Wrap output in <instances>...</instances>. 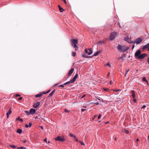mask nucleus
I'll list each match as a JSON object with an SVG mask.
<instances>
[{
  "mask_svg": "<svg viewBox=\"0 0 149 149\" xmlns=\"http://www.w3.org/2000/svg\"><path fill=\"white\" fill-rule=\"evenodd\" d=\"M148 48H149V43L143 47V49L144 50L147 49H148Z\"/></svg>",
  "mask_w": 149,
  "mask_h": 149,
  "instance_id": "nucleus-9",
  "label": "nucleus"
},
{
  "mask_svg": "<svg viewBox=\"0 0 149 149\" xmlns=\"http://www.w3.org/2000/svg\"><path fill=\"white\" fill-rule=\"evenodd\" d=\"M74 70V69L73 68H71V70L69 71V72L68 74V75L69 76H70V75H71L72 73Z\"/></svg>",
  "mask_w": 149,
  "mask_h": 149,
  "instance_id": "nucleus-11",
  "label": "nucleus"
},
{
  "mask_svg": "<svg viewBox=\"0 0 149 149\" xmlns=\"http://www.w3.org/2000/svg\"><path fill=\"white\" fill-rule=\"evenodd\" d=\"M22 99V97H20L18 98V100H20Z\"/></svg>",
  "mask_w": 149,
  "mask_h": 149,
  "instance_id": "nucleus-45",
  "label": "nucleus"
},
{
  "mask_svg": "<svg viewBox=\"0 0 149 149\" xmlns=\"http://www.w3.org/2000/svg\"><path fill=\"white\" fill-rule=\"evenodd\" d=\"M8 113V114H11V113H12V111L11 110V109L9 110Z\"/></svg>",
  "mask_w": 149,
  "mask_h": 149,
  "instance_id": "nucleus-32",
  "label": "nucleus"
},
{
  "mask_svg": "<svg viewBox=\"0 0 149 149\" xmlns=\"http://www.w3.org/2000/svg\"><path fill=\"white\" fill-rule=\"evenodd\" d=\"M99 52L98 51L96 52H95L94 53V54L93 55V56H97L99 54Z\"/></svg>",
  "mask_w": 149,
  "mask_h": 149,
  "instance_id": "nucleus-23",
  "label": "nucleus"
},
{
  "mask_svg": "<svg viewBox=\"0 0 149 149\" xmlns=\"http://www.w3.org/2000/svg\"><path fill=\"white\" fill-rule=\"evenodd\" d=\"M133 101H134V102H136V100L135 99H134Z\"/></svg>",
  "mask_w": 149,
  "mask_h": 149,
  "instance_id": "nucleus-58",
  "label": "nucleus"
},
{
  "mask_svg": "<svg viewBox=\"0 0 149 149\" xmlns=\"http://www.w3.org/2000/svg\"><path fill=\"white\" fill-rule=\"evenodd\" d=\"M26 148L25 147L22 146L17 148L18 149H26Z\"/></svg>",
  "mask_w": 149,
  "mask_h": 149,
  "instance_id": "nucleus-27",
  "label": "nucleus"
},
{
  "mask_svg": "<svg viewBox=\"0 0 149 149\" xmlns=\"http://www.w3.org/2000/svg\"><path fill=\"white\" fill-rule=\"evenodd\" d=\"M147 61H148V63L149 64V57L148 58Z\"/></svg>",
  "mask_w": 149,
  "mask_h": 149,
  "instance_id": "nucleus-49",
  "label": "nucleus"
},
{
  "mask_svg": "<svg viewBox=\"0 0 149 149\" xmlns=\"http://www.w3.org/2000/svg\"><path fill=\"white\" fill-rule=\"evenodd\" d=\"M109 73H108V75H107L108 77V76H109Z\"/></svg>",
  "mask_w": 149,
  "mask_h": 149,
  "instance_id": "nucleus-62",
  "label": "nucleus"
},
{
  "mask_svg": "<svg viewBox=\"0 0 149 149\" xmlns=\"http://www.w3.org/2000/svg\"><path fill=\"white\" fill-rule=\"evenodd\" d=\"M146 107V106L145 105H144L143 106V107H142V108H144Z\"/></svg>",
  "mask_w": 149,
  "mask_h": 149,
  "instance_id": "nucleus-46",
  "label": "nucleus"
},
{
  "mask_svg": "<svg viewBox=\"0 0 149 149\" xmlns=\"http://www.w3.org/2000/svg\"><path fill=\"white\" fill-rule=\"evenodd\" d=\"M125 133L127 134L129 133V132L128 131L125 130Z\"/></svg>",
  "mask_w": 149,
  "mask_h": 149,
  "instance_id": "nucleus-36",
  "label": "nucleus"
},
{
  "mask_svg": "<svg viewBox=\"0 0 149 149\" xmlns=\"http://www.w3.org/2000/svg\"><path fill=\"white\" fill-rule=\"evenodd\" d=\"M86 95H84L82 97H81V98H83Z\"/></svg>",
  "mask_w": 149,
  "mask_h": 149,
  "instance_id": "nucleus-50",
  "label": "nucleus"
},
{
  "mask_svg": "<svg viewBox=\"0 0 149 149\" xmlns=\"http://www.w3.org/2000/svg\"><path fill=\"white\" fill-rule=\"evenodd\" d=\"M7 118H9V115L8 114V113H7Z\"/></svg>",
  "mask_w": 149,
  "mask_h": 149,
  "instance_id": "nucleus-44",
  "label": "nucleus"
},
{
  "mask_svg": "<svg viewBox=\"0 0 149 149\" xmlns=\"http://www.w3.org/2000/svg\"><path fill=\"white\" fill-rule=\"evenodd\" d=\"M75 141H78V139H77L76 138H75Z\"/></svg>",
  "mask_w": 149,
  "mask_h": 149,
  "instance_id": "nucleus-51",
  "label": "nucleus"
},
{
  "mask_svg": "<svg viewBox=\"0 0 149 149\" xmlns=\"http://www.w3.org/2000/svg\"><path fill=\"white\" fill-rule=\"evenodd\" d=\"M107 66H109V67H111L110 64L109 63H107Z\"/></svg>",
  "mask_w": 149,
  "mask_h": 149,
  "instance_id": "nucleus-38",
  "label": "nucleus"
},
{
  "mask_svg": "<svg viewBox=\"0 0 149 149\" xmlns=\"http://www.w3.org/2000/svg\"><path fill=\"white\" fill-rule=\"evenodd\" d=\"M147 56V55L146 53H143L141 54H140V56L138 59H142L144 58L145 57Z\"/></svg>",
  "mask_w": 149,
  "mask_h": 149,
  "instance_id": "nucleus-7",
  "label": "nucleus"
},
{
  "mask_svg": "<svg viewBox=\"0 0 149 149\" xmlns=\"http://www.w3.org/2000/svg\"><path fill=\"white\" fill-rule=\"evenodd\" d=\"M24 112L27 115H29L30 114V112H29L27 111H24Z\"/></svg>",
  "mask_w": 149,
  "mask_h": 149,
  "instance_id": "nucleus-20",
  "label": "nucleus"
},
{
  "mask_svg": "<svg viewBox=\"0 0 149 149\" xmlns=\"http://www.w3.org/2000/svg\"><path fill=\"white\" fill-rule=\"evenodd\" d=\"M20 96V95L19 94H17L16 95V97H19V96Z\"/></svg>",
  "mask_w": 149,
  "mask_h": 149,
  "instance_id": "nucleus-48",
  "label": "nucleus"
},
{
  "mask_svg": "<svg viewBox=\"0 0 149 149\" xmlns=\"http://www.w3.org/2000/svg\"><path fill=\"white\" fill-rule=\"evenodd\" d=\"M55 90H53L49 95V97L51 96L55 93Z\"/></svg>",
  "mask_w": 149,
  "mask_h": 149,
  "instance_id": "nucleus-15",
  "label": "nucleus"
},
{
  "mask_svg": "<svg viewBox=\"0 0 149 149\" xmlns=\"http://www.w3.org/2000/svg\"><path fill=\"white\" fill-rule=\"evenodd\" d=\"M58 7L59 8V10L61 12H62L64 10L61 7L60 5L58 6Z\"/></svg>",
  "mask_w": 149,
  "mask_h": 149,
  "instance_id": "nucleus-17",
  "label": "nucleus"
},
{
  "mask_svg": "<svg viewBox=\"0 0 149 149\" xmlns=\"http://www.w3.org/2000/svg\"><path fill=\"white\" fill-rule=\"evenodd\" d=\"M82 56L83 57H85V58H88V57L86 55V54H83L82 55Z\"/></svg>",
  "mask_w": 149,
  "mask_h": 149,
  "instance_id": "nucleus-37",
  "label": "nucleus"
},
{
  "mask_svg": "<svg viewBox=\"0 0 149 149\" xmlns=\"http://www.w3.org/2000/svg\"><path fill=\"white\" fill-rule=\"evenodd\" d=\"M85 52L87 54L89 55H90L93 52V51L91 48H89L88 49H85Z\"/></svg>",
  "mask_w": 149,
  "mask_h": 149,
  "instance_id": "nucleus-5",
  "label": "nucleus"
},
{
  "mask_svg": "<svg viewBox=\"0 0 149 149\" xmlns=\"http://www.w3.org/2000/svg\"><path fill=\"white\" fill-rule=\"evenodd\" d=\"M104 91H108L109 90V89L108 88H104Z\"/></svg>",
  "mask_w": 149,
  "mask_h": 149,
  "instance_id": "nucleus-41",
  "label": "nucleus"
},
{
  "mask_svg": "<svg viewBox=\"0 0 149 149\" xmlns=\"http://www.w3.org/2000/svg\"><path fill=\"white\" fill-rule=\"evenodd\" d=\"M101 121H98V122L99 123H100V122H101Z\"/></svg>",
  "mask_w": 149,
  "mask_h": 149,
  "instance_id": "nucleus-64",
  "label": "nucleus"
},
{
  "mask_svg": "<svg viewBox=\"0 0 149 149\" xmlns=\"http://www.w3.org/2000/svg\"><path fill=\"white\" fill-rule=\"evenodd\" d=\"M79 142L80 143L81 145H84V146L85 145V144L83 142L81 141H79Z\"/></svg>",
  "mask_w": 149,
  "mask_h": 149,
  "instance_id": "nucleus-35",
  "label": "nucleus"
},
{
  "mask_svg": "<svg viewBox=\"0 0 149 149\" xmlns=\"http://www.w3.org/2000/svg\"><path fill=\"white\" fill-rule=\"evenodd\" d=\"M59 87H61L62 88H63L64 87V86L63 85H61L59 86Z\"/></svg>",
  "mask_w": 149,
  "mask_h": 149,
  "instance_id": "nucleus-40",
  "label": "nucleus"
},
{
  "mask_svg": "<svg viewBox=\"0 0 149 149\" xmlns=\"http://www.w3.org/2000/svg\"><path fill=\"white\" fill-rule=\"evenodd\" d=\"M120 91V90L119 89H116V90H114V91H116V92H118Z\"/></svg>",
  "mask_w": 149,
  "mask_h": 149,
  "instance_id": "nucleus-43",
  "label": "nucleus"
},
{
  "mask_svg": "<svg viewBox=\"0 0 149 149\" xmlns=\"http://www.w3.org/2000/svg\"><path fill=\"white\" fill-rule=\"evenodd\" d=\"M95 104L96 105H98L99 103L98 102H97L95 103Z\"/></svg>",
  "mask_w": 149,
  "mask_h": 149,
  "instance_id": "nucleus-55",
  "label": "nucleus"
},
{
  "mask_svg": "<svg viewBox=\"0 0 149 149\" xmlns=\"http://www.w3.org/2000/svg\"><path fill=\"white\" fill-rule=\"evenodd\" d=\"M112 83V81H110V84H111Z\"/></svg>",
  "mask_w": 149,
  "mask_h": 149,
  "instance_id": "nucleus-54",
  "label": "nucleus"
},
{
  "mask_svg": "<svg viewBox=\"0 0 149 149\" xmlns=\"http://www.w3.org/2000/svg\"><path fill=\"white\" fill-rule=\"evenodd\" d=\"M40 127V128H41V129H42V130H43V127L42 126H41Z\"/></svg>",
  "mask_w": 149,
  "mask_h": 149,
  "instance_id": "nucleus-53",
  "label": "nucleus"
},
{
  "mask_svg": "<svg viewBox=\"0 0 149 149\" xmlns=\"http://www.w3.org/2000/svg\"><path fill=\"white\" fill-rule=\"evenodd\" d=\"M31 125H32V123H29V125L27 124H26L25 125V127L26 128H28L29 127H31Z\"/></svg>",
  "mask_w": 149,
  "mask_h": 149,
  "instance_id": "nucleus-14",
  "label": "nucleus"
},
{
  "mask_svg": "<svg viewBox=\"0 0 149 149\" xmlns=\"http://www.w3.org/2000/svg\"><path fill=\"white\" fill-rule=\"evenodd\" d=\"M141 52L140 50H137L135 54V56L137 58H138L139 56L141 54Z\"/></svg>",
  "mask_w": 149,
  "mask_h": 149,
  "instance_id": "nucleus-6",
  "label": "nucleus"
},
{
  "mask_svg": "<svg viewBox=\"0 0 149 149\" xmlns=\"http://www.w3.org/2000/svg\"><path fill=\"white\" fill-rule=\"evenodd\" d=\"M130 49L128 47H127L125 46H122L119 45H118L117 49L119 52H125Z\"/></svg>",
  "mask_w": 149,
  "mask_h": 149,
  "instance_id": "nucleus-1",
  "label": "nucleus"
},
{
  "mask_svg": "<svg viewBox=\"0 0 149 149\" xmlns=\"http://www.w3.org/2000/svg\"><path fill=\"white\" fill-rule=\"evenodd\" d=\"M56 139L60 141H65V139L64 138H62L60 136H58Z\"/></svg>",
  "mask_w": 149,
  "mask_h": 149,
  "instance_id": "nucleus-8",
  "label": "nucleus"
},
{
  "mask_svg": "<svg viewBox=\"0 0 149 149\" xmlns=\"http://www.w3.org/2000/svg\"><path fill=\"white\" fill-rule=\"evenodd\" d=\"M124 40L128 42L130 40V39L128 36H126L124 38Z\"/></svg>",
  "mask_w": 149,
  "mask_h": 149,
  "instance_id": "nucleus-16",
  "label": "nucleus"
},
{
  "mask_svg": "<svg viewBox=\"0 0 149 149\" xmlns=\"http://www.w3.org/2000/svg\"><path fill=\"white\" fill-rule=\"evenodd\" d=\"M17 120H18L21 121V122H22L23 121V119L22 118H20L19 117H18L17 118Z\"/></svg>",
  "mask_w": 149,
  "mask_h": 149,
  "instance_id": "nucleus-25",
  "label": "nucleus"
},
{
  "mask_svg": "<svg viewBox=\"0 0 149 149\" xmlns=\"http://www.w3.org/2000/svg\"><path fill=\"white\" fill-rule=\"evenodd\" d=\"M50 91V90H48L47 92H46V93H45V92H43V94H46V93H49V92Z\"/></svg>",
  "mask_w": 149,
  "mask_h": 149,
  "instance_id": "nucleus-39",
  "label": "nucleus"
},
{
  "mask_svg": "<svg viewBox=\"0 0 149 149\" xmlns=\"http://www.w3.org/2000/svg\"><path fill=\"white\" fill-rule=\"evenodd\" d=\"M22 141L24 143H25L26 142V141L24 139L22 140Z\"/></svg>",
  "mask_w": 149,
  "mask_h": 149,
  "instance_id": "nucleus-34",
  "label": "nucleus"
},
{
  "mask_svg": "<svg viewBox=\"0 0 149 149\" xmlns=\"http://www.w3.org/2000/svg\"><path fill=\"white\" fill-rule=\"evenodd\" d=\"M70 136L71 137H74V138H76V136H75L74 135H73L72 134L70 133Z\"/></svg>",
  "mask_w": 149,
  "mask_h": 149,
  "instance_id": "nucleus-26",
  "label": "nucleus"
},
{
  "mask_svg": "<svg viewBox=\"0 0 149 149\" xmlns=\"http://www.w3.org/2000/svg\"><path fill=\"white\" fill-rule=\"evenodd\" d=\"M109 123V122H107L105 123V124H107V123Z\"/></svg>",
  "mask_w": 149,
  "mask_h": 149,
  "instance_id": "nucleus-59",
  "label": "nucleus"
},
{
  "mask_svg": "<svg viewBox=\"0 0 149 149\" xmlns=\"http://www.w3.org/2000/svg\"><path fill=\"white\" fill-rule=\"evenodd\" d=\"M97 115H95V116H94V118H96L97 117Z\"/></svg>",
  "mask_w": 149,
  "mask_h": 149,
  "instance_id": "nucleus-57",
  "label": "nucleus"
},
{
  "mask_svg": "<svg viewBox=\"0 0 149 149\" xmlns=\"http://www.w3.org/2000/svg\"><path fill=\"white\" fill-rule=\"evenodd\" d=\"M30 113L33 114L35 113L36 110L34 109H30Z\"/></svg>",
  "mask_w": 149,
  "mask_h": 149,
  "instance_id": "nucleus-12",
  "label": "nucleus"
},
{
  "mask_svg": "<svg viewBox=\"0 0 149 149\" xmlns=\"http://www.w3.org/2000/svg\"><path fill=\"white\" fill-rule=\"evenodd\" d=\"M142 81H145L147 83H148V81L146 79V78L145 77H144L143 79H142Z\"/></svg>",
  "mask_w": 149,
  "mask_h": 149,
  "instance_id": "nucleus-21",
  "label": "nucleus"
},
{
  "mask_svg": "<svg viewBox=\"0 0 149 149\" xmlns=\"http://www.w3.org/2000/svg\"><path fill=\"white\" fill-rule=\"evenodd\" d=\"M86 110V109H81V111H84L85 110Z\"/></svg>",
  "mask_w": 149,
  "mask_h": 149,
  "instance_id": "nucleus-47",
  "label": "nucleus"
},
{
  "mask_svg": "<svg viewBox=\"0 0 149 149\" xmlns=\"http://www.w3.org/2000/svg\"><path fill=\"white\" fill-rule=\"evenodd\" d=\"M114 140L115 141H116V137H115V138L114 139Z\"/></svg>",
  "mask_w": 149,
  "mask_h": 149,
  "instance_id": "nucleus-61",
  "label": "nucleus"
},
{
  "mask_svg": "<svg viewBox=\"0 0 149 149\" xmlns=\"http://www.w3.org/2000/svg\"><path fill=\"white\" fill-rule=\"evenodd\" d=\"M148 50L149 51V48L148 49Z\"/></svg>",
  "mask_w": 149,
  "mask_h": 149,
  "instance_id": "nucleus-63",
  "label": "nucleus"
},
{
  "mask_svg": "<svg viewBox=\"0 0 149 149\" xmlns=\"http://www.w3.org/2000/svg\"><path fill=\"white\" fill-rule=\"evenodd\" d=\"M10 146L13 148H15L17 147L16 146L14 145H10Z\"/></svg>",
  "mask_w": 149,
  "mask_h": 149,
  "instance_id": "nucleus-24",
  "label": "nucleus"
},
{
  "mask_svg": "<svg viewBox=\"0 0 149 149\" xmlns=\"http://www.w3.org/2000/svg\"><path fill=\"white\" fill-rule=\"evenodd\" d=\"M129 71V70H126V72L125 74V76H126L127 74V72Z\"/></svg>",
  "mask_w": 149,
  "mask_h": 149,
  "instance_id": "nucleus-42",
  "label": "nucleus"
},
{
  "mask_svg": "<svg viewBox=\"0 0 149 149\" xmlns=\"http://www.w3.org/2000/svg\"><path fill=\"white\" fill-rule=\"evenodd\" d=\"M44 141L46 142H47V139H46V138L45 139H44Z\"/></svg>",
  "mask_w": 149,
  "mask_h": 149,
  "instance_id": "nucleus-52",
  "label": "nucleus"
},
{
  "mask_svg": "<svg viewBox=\"0 0 149 149\" xmlns=\"http://www.w3.org/2000/svg\"><path fill=\"white\" fill-rule=\"evenodd\" d=\"M17 132L19 134H20L22 132V130L20 129H18L17 130Z\"/></svg>",
  "mask_w": 149,
  "mask_h": 149,
  "instance_id": "nucleus-18",
  "label": "nucleus"
},
{
  "mask_svg": "<svg viewBox=\"0 0 149 149\" xmlns=\"http://www.w3.org/2000/svg\"><path fill=\"white\" fill-rule=\"evenodd\" d=\"M116 33L115 32H113L110 34L109 39L111 40H113L116 36Z\"/></svg>",
  "mask_w": 149,
  "mask_h": 149,
  "instance_id": "nucleus-3",
  "label": "nucleus"
},
{
  "mask_svg": "<svg viewBox=\"0 0 149 149\" xmlns=\"http://www.w3.org/2000/svg\"><path fill=\"white\" fill-rule=\"evenodd\" d=\"M131 93H132V97H133V98H134L135 96L134 91H131Z\"/></svg>",
  "mask_w": 149,
  "mask_h": 149,
  "instance_id": "nucleus-13",
  "label": "nucleus"
},
{
  "mask_svg": "<svg viewBox=\"0 0 149 149\" xmlns=\"http://www.w3.org/2000/svg\"><path fill=\"white\" fill-rule=\"evenodd\" d=\"M134 47V45L132 46V49H133Z\"/></svg>",
  "mask_w": 149,
  "mask_h": 149,
  "instance_id": "nucleus-56",
  "label": "nucleus"
},
{
  "mask_svg": "<svg viewBox=\"0 0 149 149\" xmlns=\"http://www.w3.org/2000/svg\"><path fill=\"white\" fill-rule=\"evenodd\" d=\"M72 55L73 56H75L76 55V52H73L72 53Z\"/></svg>",
  "mask_w": 149,
  "mask_h": 149,
  "instance_id": "nucleus-29",
  "label": "nucleus"
},
{
  "mask_svg": "<svg viewBox=\"0 0 149 149\" xmlns=\"http://www.w3.org/2000/svg\"><path fill=\"white\" fill-rule=\"evenodd\" d=\"M71 41L72 45L74 46L76 50H77L78 48V47L77 45L78 44V40L77 39H73Z\"/></svg>",
  "mask_w": 149,
  "mask_h": 149,
  "instance_id": "nucleus-2",
  "label": "nucleus"
},
{
  "mask_svg": "<svg viewBox=\"0 0 149 149\" xmlns=\"http://www.w3.org/2000/svg\"><path fill=\"white\" fill-rule=\"evenodd\" d=\"M78 76V75L77 74H76L74 76V78L76 79L77 78Z\"/></svg>",
  "mask_w": 149,
  "mask_h": 149,
  "instance_id": "nucleus-33",
  "label": "nucleus"
},
{
  "mask_svg": "<svg viewBox=\"0 0 149 149\" xmlns=\"http://www.w3.org/2000/svg\"><path fill=\"white\" fill-rule=\"evenodd\" d=\"M143 40V39L141 38H139L135 40L134 42L136 44H139Z\"/></svg>",
  "mask_w": 149,
  "mask_h": 149,
  "instance_id": "nucleus-4",
  "label": "nucleus"
},
{
  "mask_svg": "<svg viewBox=\"0 0 149 149\" xmlns=\"http://www.w3.org/2000/svg\"><path fill=\"white\" fill-rule=\"evenodd\" d=\"M101 116L102 115L101 114L99 115L97 118L98 119H100L101 118Z\"/></svg>",
  "mask_w": 149,
  "mask_h": 149,
  "instance_id": "nucleus-30",
  "label": "nucleus"
},
{
  "mask_svg": "<svg viewBox=\"0 0 149 149\" xmlns=\"http://www.w3.org/2000/svg\"><path fill=\"white\" fill-rule=\"evenodd\" d=\"M70 83H72V82L70 80L69 81L67 82H66L64 84V85H67V84H70Z\"/></svg>",
  "mask_w": 149,
  "mask_h": 149,
  "instance_id": "nucleus-19",
  "label": "nucleus"
},
{
  "mask_svg": "<svg viewBox=\"0 0 149 149\" xmlns=\"http://www.w3.org/2000/svg\"><path fill=\"white\" fill-rule=\"evenodd\" d=\"M40 103L39 102H37L36 103H35L33 106L34 108H36L38 107L40 105Z\"/></svg>",
  "mask_w": 149,
  "mask_h": 149,
  "instance_id": "nucleus-10",
  "label": "nucleus"
},
{
  "mask_svg": "<svg viewBox=\"0 0 149 149\" xmlns=\"http://www.w3.org/2000/svg\"><path fill=\"white\" fill-rule=\"evenodd\" d=\"M65 112L66 113H69L70 112V111L68 110L67 109H65Z\"/></svg>",
  "mask_w": 149,
  "mask_h": 149,
  "instance_id": "nucleus-31",
  "label": "nucleus"
},
{
  "mask_svg": "<svg viewBox=\"0 0 149 149\" xmlns=\"http://www.w3.org/2000/svg\"><path fill=\"white\" fill-rule=\"evenodd\" d=\"M75 80H76V79L73 77V79L72 80H71L70 81H71L72 82V83H74L75 81Z\"/></svg>",
  "mask_w": 149,
  "mask_h": 149,
  "instance_id": "nucleus-28",
  "label": "nucleus"
},
{
  "mask_svg": "<svg viewBox=\"0 0 149 149\" xmlns=\"http://www.w3.org/2000/svg\"><path fill=\"white\" fill-rule=\"evenodd\" d=\"M139 141V139H136V141Z\"/></svg>",
  "mask_w": 149,
  "mask_h": 149,
  "instance_id": "nucleus-60",
  "label": "nucleus"
},
{
  "mask_svg": "<svg viewBox=\"0 0 149 149\" xmlns=\"http://www.w3.org/2000/svg\"><path fill=\"white\" fill-rule=\"evenodd\" d=\"M42 95V94H38L36 95L35 97H40Z\"/></svg>",
  "mask_w": 149,
  "mask_h": 149,
  "instance_id": "nucleus-22",
  "label": "nucleus"
}]
</instances>
